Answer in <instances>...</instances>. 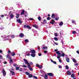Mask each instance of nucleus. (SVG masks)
I'll return each mask as SVG.
<instances>
[{
  "instance_id": "obj_13",
  "label": "nucleus",
  "mask_w": 79,
  "mask_h": 79,
  "mask_svg": "<svg viewBox=\"0 0 79 79\" xmlns=\"http://www.w3.org/2000/svg\"><path fill=\"white\" fill-rule=\"evenodd\" d=\"M67 73L68 74V75H69V76L70 75H71V72H70L69 71H68L67 72Z\"/></svg>"
},
{
  "instance_id": "obj_45",
  "label": "nucleus",
  "mask_w": 79,
  "mask_h": 79,
  "mask_svg": "<svg viewBox=\"0 0 79 79\" xmlns=\"http://www.w3.org/2000/svg\"><path fill=\"white\" fill-rule=\"evenodd\" d=\"M6 56H7V58H9V57H8L9 56H10V55H9V54H7V55Z\"/></svg>"
},
{
  "instance_id": "obj_38",
  "label": "nucleus",
  "mask_w": 79,
  "mask_h": 79,
  "mask_svg": "<svg viewBox=\"0 0 79 79\" xmlns=\"http://www.w3.org/2000/svg\"><path fill=\"white\" fill-rule=\"evenodd\" d=\"M44 53H47L48 52L47 51H45V50H44Z\"/></svg>"
},
{
  "instance_id": "obj_5",
  "label": "nucleus",
  "mask_w": 79,
  "mask_h": 79,
  "mask_svg": "<svg viewBox=\"0 0 79 79\" xmlns=\"http://www.w3.org/2000/svg\"><path fill=\"white\" fill-rule=\"evenodd\" d=\"M44 79H48V75L45 74L44 76H43Z\"/></svg>"
},
{
  "instance_id": "obj_58",
  "label": "nucleus",
  "mask_w": 79,
  "mask_h": 79,
  "mask_svg": "<svg viewBox=\"0 0 79 79\" xmlns=\"http://www.w3.org/2000/svg\"><path fill=\"white\" fill-rule=\"evenodd\" d=\"M25 15H28L27 14V12H26V13H25Z\"/></svg>"
},
{
  "instance_id": "obj_41",
  "label": "nucleus",
  "mask_w": 79,
  "mask_h": 79,
  "mask_svg": "<svg viewBox=\"0 0 79 79\" xmlns=\"http://www.w3.org/2000/svg\"><path fill=\"white\" fill-rule=\"evenodd\" d=\"M25 42L26 43H27V42H28L29 41L28 40H25Z\"/></svg>"
},
{
  "instance_id": "obj_63",
  "label": "nucleus",
  "mask_w": 79,
  "mask_h": 79,
  "mask_svg": "<svg viewBox=\"0 0 79 79\" xmlns=\"http://www.w3.org/2000/svg\"><path fill=\"white\" fill-rule=\"evenodd\" d=\"M4 64H6L7 63V62L5 61L4 62Z\"/></svg>"
},
{
  "instance_id": "obj_37",
  "label": "nucleus",
  "mask_w": 79,
  "mask_h": 79,
  "mask_svg": "<svg viewBox=\"0 0 79 79\" xmlns=\"http://www.w3.org/2000/svg\"><path fill=\"white\" fill-rule=\"evenodd\" d=\"M33 78L34 79H37V77L35 76H33Z\"/></svg>"
},
{
  "instance_id": "obj_14",
  "label": "nucleus",
  "mask_w": 79,
  "mask_h": 79,
  "mask_svg": "<svg viewBox=\"0 0 79 79\" xmlns=\"http://www.w3.org/2000/svg\"><path fill=\"white\" fill-rule=\"evenodd\" d=\"M43 24H47V20L44 19L43 20Z\"/></svg>"
},
{
  "instance_id": "obj_22",
  "label": "nucleus",
  "mask_w": 79,
  "mask_h": 79,
  "mask_svg": "<svg viewBox=\"0 0 79 79\" xmlns=\"http://www.w3.org/2000/svg\"><path fill=\"white\" fill-rule=\"evenodd\" d=\"M25 74H26V75H27V76H28L30 75V73H29V72H25Z\"/></svg>"
},
{
  "instance_id": "obj_33",
  "label": "nucleus",
  "mask_w": 79,
  "mask_h": 79,
  "mask_svg": "<svg viewBox=\"0 0 79 79\" xmlns=\"http://www.w3.org/2000/svg\"><path fill=\"white\" fill-rule=\"evenodd\" d=\"M54 35L56 36V37H58V34L57 33H55L54 34Z\"/></svg>"
},
{
  "instance_id": "obj_34",
  "label": "nucleus",
  "mask_w": 79,
  "mask_h": 79,
  "mask_svg": "<svg viewBox=\"0 0 79 79\" xmlns=\"http://www.w3.org/2000/svg\"><path fill=\"white\" fill-rule=\"evenodd\" d=\"M65 68L66 69H69V67H68V65H66L65 66Z\"/></svg>"
},
{
  "instance_id": "obj_4",
  "label": "nucleus",
  "mask_w": 79,
  "mask_h": 79,
  "mask_svg": "<svg viewBox=\"0 0 79 79\" xmlns=\"http://www.w3.org/2000/svg\"><path fill=\"white\" fill-rule=\"evenodd\" d=\"M23 61H25V63L26 64H29V62L27 61V60H26L25 59H23Z\"/></svg>"
},
{
  "instance_id": "obj_52",
  "label": "nucleus",
  "mask_w": 79,
  "mask_h": 79,
  "mask_svg": "<svg viewBox=\"0 0 79 79\" xmlns=\"http://www.w3.org/2000/svg\"><path fill=\"white\" fill-rule=\"evenodd\" d=\"M0 58L1 59H2L3 58V57H2V56L0 55Z\"/></svg>"
},
{
  "instance_id": "obj_53",
  "label": "nucleus",
  "mask_w": 79,
  "mask_h": 79,
  "mask_svg": "<svg viewBox=\"0 0 79 79\" xmlns=\"http://www.w3.org/2000/svg\"><path fill=\"white\" fill-rule=\"evenodd\" d=\"M59 61L60 62V63H62V61H61V60L60 59H59Z\"/></svg>"
},
{
  "instance_id": "obj_20",
  "label": "nucleus",
  "mask_w": 79,
  "mask_h": 79,
  "mask_svg": "<svg viewBox=\"0 0 79 79\" xmlns=\"http://www.w3.org/2000/svg\"><path fill=\"white\" fill-rule=\"evenodd\" d=\"M43 48L44 50H46V49H48V48H47V46L44 47H43Z\"/></svg>"
},
{
  "instance_id": "obj_3",
  "label": "nucleus",
  "mask_w": 79,
  "mask_h": 79,
  "mask_svg": "<svg viewBox=\"0 0 79 79\" xmlns=\"http://www.w3.org/2000/svg\"><path fill=\"white\" fill-rule=\"evenodd\" d=\"M2 72L3 76H5L6 75V72L5 71V70H4V69H3L2 70Z\"/></svg>"
},
{
  "instance_id": "obj_1",
  "label": "nucleus",
  "mask_w": 79,
  "mask_h": 79,
  "mask_svg": "<svg viewBox=\"0 0 79 79\" xmlns=\"http://www.w3.org/2000/svg\"><path fill=\"white\" fill-rule=\"evenodd\" d=\"M56 52L57 54H58L57 55H59V56H60V57H61V56L64 57L65 55H65L64 53H62V54H61V53H60L59 51H56Z\"/></svg>"
},
{
  "instance_id": "obj_46",
  "label": "nucleus",
  "mask_w": 79,
  "mask_h": 79,
  "mask_svg": "<svg viewBox=\"0 0 79 79\" xmlns=\"http://www.w3.org/2000/svg\"><path fill=\"white\" fill-rule=\"evenodd\" d=\"M29 20H34V19H33L31 18H30L29 19Z\"/></svg>"
},
{
  "instance_id": "obj_51",
  "label": "nucleus",
  "mask_w": 79,
  "mask_h": 79,
  "mask_svg": "<svg viewBox=\"0 0 79 79\" xmlns=\"http://www.w3.org/2000/svg\"><path fill=\"white\" fill-rule=\"evenodd\" d=\"M55 19L56 21H57V20H58L59 19V18H56Z\"/></svg>"
},
{
  "instance_id": "obj_29",
  "label": "nucleus",
  "mask_w": 79,
  "mask_h": 79,
  "mask_svg": "<svg viewBox=\"0 0 79 79\" xmlns=\"http://www.w3.org/2000/svg\"><path fill=\"white\" fill-rule=\"evenodd\" d=\"M31 56H32V57H35V55L34 54H31Z\"/></svg>"
},
{
  "instance_id": "obj_64",
  "label": "nucleus",
  "mask_w": 79,
  "mask_h": 79,
  "mask_svg": "<svg viewBox=\"0 0 79 79\" xmlns=\"http://www.w3.org/2000/svg\"><path fill=\"white\" fill-rule=\"evenodd\" d=\"M76 52H77V53H78V54H79V51H77Z\"/></svg>"
},
{
  "instance_id": "obj_32",
  "label": "nucleus",
  "mask_w": 79,
  "mask_h": 79,
  "mask_svg": "<svg viewBox=\"0 0 79 79\" xmlns=\"http://www.w3.org/2000/svg\"><path fill=\"white\" fill-rule=\"evenodd\" d=\"M19 67H17L16 68V70H17V71L19 70Z\"/></svg>"
},
{
  "instance_id": "obj_42",
  "label": "nucleus",
  "mask_w": 79,
  "mask_h": 79,
  "mask_svg": "<svg viewBox=\"0 0 79 79\" xmlns=\"http://www.w3.org/2000/svg\"><path fill=\"white\" fill-rule=\"evenodd\" d=\"M29 64H31V65H32V64H33V63L31 62H30Z\"/></svg>"
},
{
  "instance_id": "obj_28",
  "label": "nucleus",
  "mask_w": 79,
  "mask_h": 79,
  "mask_svg": "<svg viewBox=\"0 0 79 79\" xmlns=\"http://www.w3.org/2000/svg\"><path fill=\"white\" fill-rule=\"evenodd\" d=\"M72 34H77V32H76L75 31H72Z\"/></svg>"
},
{
  "instance_id": "obj_17",
  "label": "nucleus",
  "mask_w": 79,
  "mask_h": 79,
  "mask_svg": "<svg viewBox=\"0 0 79 79\" xmlns=\"http://www.w3.org/2000/svg\"><path fill=\"white\" fill-rule=\"evenodd\" d=\"M33 27H35V28H36V29L37 28H38V27L36 25H34L32 26Z\"/></svg>"
},
{
  "instance_id": "obj_23",
  "label": "nucleus",
  "mask_w": 79,
  "mask_h": 79,
  "mask_svg": "<svg viewBox=\"0 0 79 79\" xmlns=\"http://www.w3.org/2000/svg\"><path fill=\"white\" fill-rule=\"evenodd\" d=\"M1 37L3 39H5L6 37V35H4L3 36H1Z\"/></svg>"
},
{
  "instance_id": "obj_16",
  "label": "nucleus",
  "mask_w": 79,
  "mask_h": 79,
  "mask_svg": "<svg viewBox=\"0 0 79 79\" xmlns=\"http://www.w3.org/2000/svg\"><path fill=\"white\" fill-rule=\"evenodd\" d=\"M65 58L66 59V60L67 62H69V59L68 57H65Z\"/></svg>"
},
{
  "instance_id": "obj_40",
  "label": "nucleus",
  "mask_w": 79,
  "mask_h": 79,
  "mask_svg": "<svg viewBox=\"0 0 79 79\" xmlns=\"http://www.w3.org/2000/svg\"><path fill=\"white\" fill-rule=\"evenodd\" d=\"M29 70H30V71H33V69H32V68H30L29 69Z\"/></svg>"
},
{
  "instance_id": "obj_59",
  "label": "nucleus",
  "mask_w": 79,
  "mask_h": 79,
  "mask_svg": "<svg viewBox=\"0 0 79 79\" xmlns=\"http://www.w3.org/2000/svg\"><path fill=\"white\" fill-rule=\"evenodd\" d=\"M8 52L9 53H11V51H10V50H9V51H8Z\"/></svg>"
},
{
  "instance_id": "obj_2",
  "label": "nucleus",
  "mask_w": 79,
  "mask_h": 79,
  "mask_svg": "<svg viewBox=\"0 0 79 79\" xmlns=\"http://www.w3.org/2000/svg\"><path fill=\"white\" fill-rule=\"evenodd\" d=\"M24 28H26V27H27V28H28V29H31V28L29 26L27 25H24Z\"/></svg>"
},
{
  "instance_id": "obj_43",
  "label": "nucleus",
  "mask_w": 79,
  "mask_h": 79,
  "mask_svg": "<svg viewBox=\"0 0 79 79\" xmlns=\"http://www.w3.org/2000/svg\"><path fill=\"white\" fill-rule=\"evenodd\" d=\"M72 23H73V24H75V23H76V22H75V21L74 20L72 21Z\"/></svg>"
},
{
  "instance_id": "obj_15",
  "label": "nucleus",
  "mask_w": 79,
  "mask_h": 79,
  "mask_svg": "<svg viewBox=\"0 0 79 79\" xmlns=\"http://www.w3.org/2000/svg\"><path fill=\"white\" fill-rule=\"evenodd\" d=\"M19 17V14H16V18H17V19H18Z\"/></svg>"
},
{
  "instance_id": "obj_11",
  "label": "nucleus",
  "mask_w": 79,
  "mask_h": 79,
  "mask_svg": "<svg viewBox=\"0 0 79 79\" xmlns=\"http://www.w3.org/2000/svg\"><path fill=\"white\" fill-rule=\"evenodd\" d=\"M19 36L20 37H23L24 36V34L23 33H21L19 34Z\"/></svg>"
},
{
  "instance_id": "obj_19",
  "label": "nucleus",
  "mask_w": 79,
  "mask_h": 79,
  "mask_svg": "<svg viewBox=\"0 0 79 79\" xmlns=\"http://www.w3.org/2000/svg\"><path fill=\"white\" fill-rule=\"evenodd\" d=\"M10 18L11 19H13V15L12 14H10Z\"/></svg>"
},
{
  "instance_id": "obj_62",
  "label": "nucleus",
  "mask_w": 79,
  "mask_h": 79,
  "mask_svg": "<svg viewBox=\"0 0 79 79\" xmlns=\"http://www.w3.org/2000/svg\"><path fill=\"white\" fill-rule=\"evenodd\" d=\"M19 71H22L23 70L19 69Z\"/></svg>"
},
{
  "instance_id": "obj_30",
  "label": "nucleus",
  "mask_w": 79,
  "mask_h": 79,
  "mask_svg": "<svg viewBox=\"0 0 79 79\" xmlns=\"http://www.w3.org/2000/svg\"><path fill=\"white\" fill-rule=\"evenodd\" d=\"M73 60L74 63H76V60L74 58H73Z\"/></svg>"
},
{
  "instance_id": "obj_31",
  "label": "nucleus",
  "mask_w": 79,
  "mask_h": 79,
  "mask_svg": "<svg viewBox=\"0 0 79 79\" xmlns=\"http://www.w3.org/2000/svg\"><path fill=\"white\" fill-rule=\"evenodd\" d=\"M51 19V18L50 17H48L47 18V20H50Z\"/></svg>"
},
{
  "instance_id": "obj_57",
  "label": "nucleus",
  "mask_w": 79,
  "mask_h": 79,
  "mask_svg": "<svg viewBox=\"0 0 79 79\" xmlns=\"http://www.w3.org/2000/svg\"><path fill=\"white\" fill-rule=\"evenodd\" d=\"M59 68H62V67L60 65L59 67Z\"/></svg>"
},
{
  "instance_id": "obj_50",
  "label": "nucleus",
  "mask_w": 79,
  "mask_h": 79,
  "mask_svg": "<svg viewBox=\"0 0 79 79\" xmlns=\"http://www.w3.org/2000/svg\"><path fill=\"white\" fill-rule=\"evenodd\" d=\"M54 40H58V38L56 37H55L54 38Z\"/></svg>"
},
{
  "instance_id": "obj_35",
  "label": "nucleus",
  "mask_w": 79,
  "mask_h": 79,
  "mask_svg": "<svg viewBox=\"0 0 79 79\" xmlns=\"http://www.w3.org/2000/svg\"><path fill=\"white\" fill-rule=\"evenodd\" d=\"M28 68L30 69V68H31V65H30V64H28Z\"/></svg>"
},
{
  "instance_id": "obj_39",
  "label": "nucleus",
  "mask_w": 79,
  "mask_h": 79,
  "mask_svg": "<svg viewBox=\"0 0 79 79\" xmlns=\"http://www.w3.org/2000/svg\"><path fill=\"white\" fill-rule=\"evenodd\" d=\"M11 37L12 39H14L15 37V36L14 35H12L11 36Z\"/></svg>"
},
{
  "instance_id": "obj_7",
  "label": "nucleus",
  "mask_w": 79,
  "mask_h": 79,
  "mask_svg": "<svg viewBox=\"0 0 79 79\" xmlns=\"http://www.w3.org/2000/svg\"><path fill=\"white\" fill-rule=\"evenodd\" d=\"M30 52H31L32 54H35V51L34 50H31Z\"/></svg>"
},
{
  "instance_id": "obj_10",
  "label": "nucleus",
  "mask_w": 79,
  "mask_h": 79,
  "mask_svg": "<svg viewBox=\"0 0 79 79\" xmlns=\"http://www.w3.org/2000/svg\"><path fill=\"white\" fill-rule=\"evenodd\" d=\"M51 21L52 22H50V23L52 24H54V23H55V20L53 19H52Z\"/></svg>"
},
{
  "instance_id": "obj_24",
  "label": "nucleus",
  "mask_w": 79,
  "mask_h": 79,
  "mask_svg": "<svg viewBox=\"0 0 79 79\" xmlns=\"http://www.w3.org/2000/svg\"><path fill=\"white\" fill-rule=\"evenodd\" d=\"M63 24V22H60L59 23V26H62Z\"/></svg>"
},
{
  "instance_id": "obj_21",
  "label": "nucleus",
  "mask_w": 79,
  "mask_h": 79,
  "mask_svg": "<svg viewBox=\"0 0 79 79\" xmlns=\"http://www.w3.org/2000/svg\"><path fill=\"white\" fill-rule=\"evenodd\" d=\"M55 15L54 14H52V15L51 16L52 18L54 19L55 18Z\"/></svg>"
},
{
  "instance_id": "obj_60",
  "label": "nucleus",
  "mask_w": 79,
  "mask_h": 79,
  "mask_svg": "<svg viewBox=\"0 0 79 79\" xmlns=\"http://www.w3.org/2000/svg\"><path fill=\"white\" fill-rule=\"evenodd\" d=\"M14 66L15 67H16V65L15 64H14Z\"/></svg>"
},
{
  "instance_id": "obj_6",
  "label": "nucleus",
  "mask_w": 79,
  "mask_h": 79,
  "mask_svg": "<svg viewBox=\"0 0 79 79\" xmlns=\"http://www.w3.org/2000/svg\"><path fill=\"white\" fill-rule=\"evenodd\" d=\"M21 11H22V12L21 13V15H24V12H25V10H21Z\"/></svg>"
},
{
  "instance_id": "obj_54",
  "label": "nucleus",
  "mask_w": 79,
  "mask_h": 79,
  "mask_svg": "<svg viewBox=\"0 0 79 79\" xmlns=\"http://www.w3.org/2000/svg\"><path fill=\"white\" fill-rule=\"evenodd\" d=\"M1 18H3V17H4L5 16V15H1Z\"/></svg>"
},
{
  "instance_id": "obj_48",
  "label": "nucleus",
  "mask_w": 79,
  "mask_h": 79,
  "mask_svg": "<svg viewBox=\"0 0 79 79\" xmlns=\"http://www.w3.org/2000/svg\"><path fill=\"white\" fill-rule=\"evenodd\" d=\"M53 63H54V64H56V61H53Z\"/></svg>"
},
{
  "instance_id": "obj_25",
  "label": "nucleus",
  "mask_w": 79,
  "mask_h": 79,
  "mask_svg": "<svg viewBox=\"0 0 79 79\" xmlns=\"http://www.w3.org/2000/svg\"><path fill=\"white\" fill-rule=\"evenodd\" d=\"M38 19L39 20V21H41V17H40V16H39L38 17Z\"/></svg>"
},
{
  "instance_id": "obj_27",
  "label": "nucleus",
  "mask_w": 79,
  "mask_h": 79,
  "mask_svg": "<svg viewBox=\"0 0 79 79\" xmlns=\"http://www.w3.org/2000/svg\"><path fill=\"white\" fill-rule=\"evenodd\" d=\"M71 77L74 78V77H75V76H74V74H72L71 75Z\"/></svg>"
},
{
  "instance_id": "obj_61",
  "label": "nucleus",
  "mask_w": 79,
  "mask_h": 79,
  "mask_svg": "<svg viewBox=\"0 0 79 79\" xmlns=\"http://www.w3.org/2000/svg\"><path fill=\"white\" fill-rule=\"evenodd\" d=\"M50 60L51 61V62H52V63H53V60H52V59H51Z\"/></svg>"
},
{
  "instance_id": "obj_44",
  "label": "nucleus",
  "mask_w": 79,
  "mask_h": 79,
  "mask_svg": "<svg viewBox=\"0 0 79 79\" xmlns=\"http://www.w3.org/2000/svg\"><path fill=\"white\" fill-rule=\"evenodd\" d=\"M23 68H27V66H26V65H23Z\"/></svg>"
},
{
  "instance_id": "obj_36",
  "label": "nucleus",
  "mask_w": 79,
  "mask_h": 79,
  "mask_svg": "<svg viewBox=\"0 0 79 79\" xmlns=\"http://www.w3.org/2000/svg\"><path fill=\"white\" fill-rule=\"evenodd\" d=\"M11 56H14L15 55V53H11Z\"/></svg>"
},
{
  "instance_id": "obj_8",
  "label": "nucleus",
  "mask_w": 79,
  "mask_h": 79,
  "mask_svg": "<svg viewBox=\"0 0 79 79\" xmlns=\"http://www.w3.org/2000/svg\"><path fill=\"white\" fill-rule=\"evenodd\" d=\"M36 66H37V67H38L39 68H42V65H39V64H36Z\"/></svg>"
},
{
  "instance_id": "obj_12",
  "label": "nucleus",
  "mask_w": 79,
  "mask_h": 79,
  "mask_svg": "<svg viewBox=\"0 0 79 79\" xmlns=\"http://www.w3.org/2000/svg\"><path fill=\"white\" fill-rule=\"evenodd\" d=\"M17 22H18V23H22V22L21 21V19H17Z\"/></svg>"
},
{
  "instance_id": "obj_55",
  "label": "nucleus",
  "mask_w": 79,
  "mask_h": 79,
  "mask_svg": "<svg viewBox=\"0 0 79 79\" xmlns=\"http://www.w3.org/2000/svg\"><path fill=\"white\" fill-rule=\"evenodd\" d=\"M2 50H0V53H2Z\"/></svg>"
},
{
  "instance_id": "obj_26",
  "label": "nucleus",
  "mask_w": 79,
  "mask_h": 79,
  "mask_svg": "<svg viewBox=\"0 0 79 79\" xmlns=\"http://www.w3.org/2000/svg\"><path fill=\"white\" fill-rule=\"evenodd\" d=\"M11 72H12L11 73H10V74H11L12 75H15V72H14L13 71Z\"/></svg>"
},
{
  "instance_id": "obj_9",
  "label": "nucleus",
  "mask_w": 79,
  "mask_h": 79,
  "mask_svg": "<svg viewBox=\"0 0 79 79\" xmlns=\"http://www.w3.org/2000/svg\"><path fill=\"white\" fill-rule=\"evenodd\" d=\"M47 75L49 76L52 77V76H53V73H48Z\"/></svg>"
},
{
  "instance_id": "obj_18",
  "label": "nucleus",
  "mask_w": 79,
  "mask_h": 79,
  "mask_svg": "<svg viewBox=\"0 0 79 79\" xmlns=\"http://www.w3.org/2000/svg\"><path fill=\"white\" fill-rule=\"evenodd\" d=\"M33 77V76L32 74H30V75L28 76V77L29 78H31V77Z\"/></svg>"
},
{
  "instance_id": "obj_47",
  "label": "nucleus",
  "mask_w": 79,
  "mask_h": 79,
  "mask_svg": "<svg viewBox=\"0 0 79 79\" xmlns=\"http://www.w3.org/2000/svg\"><path fill=\"white\" fill-rule=\"evenodd\" d=\"M12 62H13V60H10V63H12Z\"/></svg>"
},
{
  "instance_id": "obj_49",
  "label": "nucleus",
  "mask_w": 79,
  "mask_h": 79,
  "mask_svg": "<svg viewBox=\"0 0 79 79\" xmlns=\"http://www.w3.org/2000/svg\"><path fill=\"white\" fill-rule=\"evenodd\" d=\"M57 58L58 59H61V58H60V56H59V55H58V56H57Z\"/></svg>"
},
{
  "instance_id": "obj_56",
  "label": "nucleus",
  "mask_w": 79,
  "mask_h": 79,
  "mask_svg": "<svg viewBox=\"0 0 79 79\" xmlns=\"http://www.w3.org/2000/svg\"><path fill=\"white\" fill-rule=\"evenodd\" d=\"M39 56H42V54L40 53V54H38Z\"/></svg>"
}]
</instances>
